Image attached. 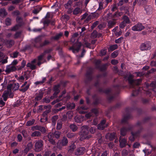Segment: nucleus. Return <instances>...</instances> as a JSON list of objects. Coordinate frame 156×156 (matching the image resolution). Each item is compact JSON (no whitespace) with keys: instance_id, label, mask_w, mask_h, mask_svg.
<instances>
[{"instance_id":"obj_15","label":"nucleus","mask_w":156,"mask_h":156,"mask_svg":"<svg viewBox=\"0 0 156 156\" xmlns=\"http://www.w3.org/2000/svg\"><path fill=\"white\" fill-rule=\"evenodd\" d=\"M109 16H111L113 18H115L117 17H119L122 15V12H119L118 11L116 12L114 14L112 15V13H109L108 14Z\"/></svg>"},{"instance_id":"obj_56","label":"nucleus","mask_w":156,"mask_h":156,"mask_svg":"<svg viewBox=\"0 0 156 156\" xmlns=\"http://www.w3.org/2000/svg\"><path fill=\"white\" fill-rule=\"evenodd\" d=\"M107 53V49L106 48L102 49L101 50L100 53L101 56L105 55Z\"/></svg>"},{"instance_id":"obj_52","label":"nucleus","mask_w":156,"mask_h":156,"mask_svg":"<svg viewBox=\"0 0 156 156\" xmlns=\"http://www.w3.org/2000/svg\"><path fill=\"white\" fill-rule=\"evenodd\" d=\"M50 20L48 19H45L43 22V23L44 25H46L48 26L50 23Z\"/></svg>"},{"instance_id":"obj_59","label":"nucleus","mask_w":156,"mask_h":156,"mask_svg":"<svg viewBox=\"0 0 156 156\" xmlns=\"http://www.w3.org/2000/svg\"><path fill=\"white\" fill-rule=\"evenodd\" d=\"M99 24V21H97L94 22L91 27V28L92 30Z\"/></svg>"},{"instance_id":"obj_37","label":"nucleus","mask_w":156,"mask_h":156,"mask_svg":"<svg viewBox=\"0 0 156 156\" xmlns=\"http://www.w3.org/2000/svg\"><path fill=\"white\" fill-rule=\"evenodd\" d=\"M60 87V85L59 84L55 85L53 88L54 91L55 92H57V93H59L60 92V90L59 89Z\"/></svg>"},{"instance_id":"obj_43","label":"nucleus","mask_w":156,"mask_h":156,"mask_svg":"<svg viewBox=\"0 0 156 156\" xmlns=\"http://www.w3.org/2000/svg\"><path fill=\"white\" fill-rule=\"evenodd\" d=\"M35 122V120L34 119H32L31 120L28 121L26 124L27 126H31L33 125Z\"/></svg>"},{"instance_id":"obj_34","label":"nucleus","mask_w":156,"mask_h":156,"mask_svg":"<svg viewBox=\"0 0 156 156\" xmlns=\"http://www.w3.org/2000/svg\"><path fill=\"white\" fill-rule=\"evenodd\" d=\"M115 24V22L113 21L110 20L108 23V26L109 28H111Z\"/></svg>"},{"instance_id":"obj_7","label":"nucleus","mask_w":156,"mask_h":156,"mask_svg":"<svg viewBox=\"0 0 156 156\" xmlns=\"http://www.w3.org/2000/svg\"><path fill=\"white\" fill-rule=\"evenodd\" d=\"M156 71V69H155L152 68L150 70L148 71L146 74H144L143 73L138 72L137 73V76H141L145 75V76L147 77H149V75L150 74L153 73L155 72Z\"/></svg>"},{"instance_id":"obj_26","label":"nucleus","mask_w":156,"mask_h":156,"mask_svg":"<svg viewBox=\"0 0 156 156\" xmlns=\"http://www.w3.org/2000/svg\"><path fill=\"white\" fill-rule=\"evenodd\" d=\"M16 67L14 66H11L10 68H8L6 69L5 71L7 73H9L11 71H13L16 70Z\"/></svg>"},{"instance_id":"obj_38","label":"nucleus","mask_w":156,"mask_h":156,"mask_svg":"<svg viewBox=\"0 0 156 156\" xmlns=\"http://www.w3.org/2000/svg\"><path fill=\"white\" fill-rule=\"evenodd\" d=\"M73 113L71 111H68L66 114V116L69 119H71L73 116Z\"/></svg>"},{"instance_id":"obj_48","label":"nucleus","mask_w":156,"mask_h":156,"mask_svg":"<svg viewBox=\"0 0 156 156\" xmlns=\"http://www.w3.org/2000/svg\"><path fill=\"white\" fill-rule=\"evenodd\" d=\"M58 118V116L57 115H55L53 117L52 119V122L53 124H55Z\"/></svg>"},{"instance_id":"obj_44","label":"nucleus","mask_w":156,"mask_h":156,"mask_svg":"<svg viewBox=\"0 0 156 156\" xmlns=\"http://www.w3.org/2000/svg\"><path fill=\"white\" fill-rule=\"evenodd\" d=\"M140 89H138L137 90H133V92L132 94V95L133 96H136L139 93V91H140Z\"/></svg>"},{"instance_id":"obj_54","label":"nucleus","mask_w":156,"mask_h":156,"mask_svg":"<svg viewBox=\"0 0 156 156\" xmlns=\"http://www.w3.org/2000/svg\"><path fill=\"white\" fill-rule=\"evenodd\" d=\"M20 27H21L18 24H16L12 28L11 30L14 31H16L18 30Z\"/></svg>"},{"instance_id":"obj_16","label":"nucleus","mask_w":156,"mask_h":156,"mask_svg":"<svg viewBox=\"0 0 156 156\" xmlns=\"http://www.w3.org/2000/svg\"><path fill=\"white\" fill-rule=\"evenodd\" d=\"M85 148L83 147H80L77 149V151L76 153V155H80L84 153Z\"/></svg>"},{"instance_id":"obj_32","label":"nucleus","mask_w":156,"mask_h":156,"mask_svg":"<svg viewBox=\"0 0 156 156\" xmlns=\"http://www.w3.org/2000/svg\"><path fill=\"white\" fill-rule=\"evenodd\" d=\"M69 128L73 132H75L77 129L78 128L77 126L74 124H71L69 126Z\"/></svg>"},{"instance_id":"obj_28","label":"nucleus","mask_w":156,"mask_h":156,"mask_svg":"<svg viewBox=\"0 0 156 156\" xmlns=\"http://www.w3.org/2000/svg\"><path fill=\"white\" fill-rule=\"evenodd\" d=\"M53 133L55 137L57 139H58L59 138L61 134V133L58 131H55Z\"/></svg>"},{"instance_id":"obj_36","label":"nucleus","mask_w":156,"mask_h":156,"mask_svg":"<svg viewBox=\"0 0 156 156\" xmlns=\"http://www.w3.org/2000/svg\"><path fill=\"white\" fill-rule=\"evenodd\" d=\"M123 19L124 22L126 23H130V20L129 17L126 16H124L123 17Z\"/></svg>"},{"instance_id":"obj_6","label":"nucleus","mask_w":156,"mask_h":156,"mask_svg":"<svg viewBox=\"0 0 156 156\" xmlns=\"http://www.w3.org/2000/svg\"><path fill=\"white\" fill-rule=\"evenodd\" d=\"M82 44L81 42H76L74 44V46L76 48H74L73 46H72L70 47L69 49L70 50H72L73 53H75L76 51L77 52H78Z\"/></svg>"},{"instance_id":"obj_13","label":"nucleus","mask_w":156,"mask_h":156,"mask_svg":"<svg viewBox=\"0 0 156 156\" xmlns=\"http://www.w3.org/2000/svg\"><path fill=\"white\" fill-rule=\"evenodd\" d=\"M33 127L36 130H39L43 133L46 132V129L44 127L37 125L34 126Z\"/></svg>"},{"instance_id":"obj_47","label":"nucleus","mask_w":156,"mask_h":156,"mask_svg":"<svg viewBox=\"0 0 156 156\" xmlns=\"http://www.w3.org/2000/svg\"><path fill=\"white\" fill-rule=\"evenodd\" d=\"M129 152L126 150H123L122 152V156H127Z\"/></svg>"},{"instance_id":"obj_24","label":"nucleus","mask_w":156,"mask_h":156,"mask_svg":"<svg viewBox=\"0 0 156 156\" xmlns=\"http://www.w3.org/2000/svg\"><path fill=\"white\" fill-rule=\"evenodd\" d=\"M142 129L141 128L136 132H133V131H132L131 133V134L133 135L136 138L139 136L140 133Z\"/></svg>"},{"instance_id":"obj_62","label":"nucleus","mask_w":156,"mask_h":156,"mask_svg":"<svg viewBox=\"0 0 156 156\" xmlns=\"http://www.w3.org/2000/svg\"><path fill=\"white\" fill-rule=\"evenodd\" d=\"M45 55H44V54L43 53L41 54V55L38 56V61H41V60L43 58V57H44V56Z\"/></svg>"},{"instance_id":"obj_55","label":"nucleus","mask_w":156,"mask_h":156,"mask_svg":"<svg viewBox=\"0 0 156 156\" xmlns=\"http://www.w3.org/2000/svg\"><path fill=\"white\" fill-rule=\"evenodd\" d=\"M118 51H115L112 53L111 56L112 58H115L118 56Z\"/></svg>"},{"instance_id":"obj_4","label":"nucleus","mask_w":156,"mask_h":156,"mask_svg":"<svg viewBox=\"0 0 156 156\" xmlns=\"http://www.w3.org/2000/svg\"><path fill=\"white\" fill-rule=\"evenodd\" d=\"M93 69L91 68H89L86 74V79L85 80V83L87 84L88 81H90L93 79L91 74L93 73Z\"/></svg>"},{"instance_id":"obj_23","label":"nucleus","mask_w":156,"mask_h":156,"mask_svg":"<svg viewBox=\"0 0 156 156\" xmlns=\"http://www.w3.org/2000/svg\"><path fill=\"white\" fill-rule=\"evenodd\" d=\"M120 134L121 135L123 136H125L126 134V133L127 132V128L126 127H122L120 130Z\"/></svg>"},{"instance_id":"obj_29","label":"nucleus","mask_w":156,"mask_h":156,"mask_svg":"<svg viewBox=\"0 0 156 156\" xmlns=\"http://www.w3.org/2000/svg\"><path fill=\"white\" fill-rule=\"evenodd\" d=\"M44 93L42 91H40L39 92L38 95L36 96L35 98V100L36 101H38L41 99L43 96Z\"/></svg>"},{"instance_id":"obj_27","label":"nucleus","mask_w":156,"mask_h":156,"mask_svg":"<svg viewBox=\"0 0 156 156\" xmlns=\"http://www.w3.org/2000/svg\"><path fill=\"white\" fill-rule=\"evenodd\" d=\"M41 136V133L38 131H35L33 132L31 135V136L33 137H39Z\"/></svg>"},{"instance_id":"obj_35","label":"nucleus","mask_w":156,"mask_h":156,"mask_svg":"<svg viewBox=\"0 0 156 156\" xmlns=\"http://www.w3.org/2000/svg\"><path fill=\"white\" fill-rule=\"evenodd\" d=\"M98 36V32L96 30H94L93 32L91 33L90 35V37L94 39L96 38Z\"/></svg>"},{"instance_id":"obj_3","label":"nucleus","mask_w":156,"mask_h":156,"mask_svg":"<svg viewBox=\"0 0 156 156\" xmlns=\"http://www.w3.org/2000/svg\"><path fill=\"white\" fill-rule=\"evenodd\" d=\"M68 143V141L67 138L65 136H64L61 140L58 141L57 144V147L58 148L61 149L62 147L60 145H58L59 143L62 146H65L67 145Z\"/></svg>"},{"instance_id":"obj_9","label":"nucleus","mask_w":156,"mask_h":156,"mask_svg":"<svg viewBox=\"0 0 156 156\" xmlns=\"http://www.w3.org/2000/svg\"><path fill=\"white\" fill-rule=\"evenodd\" d=\"M144 27L141 24H138L132 28V30L133 31H141L144 29Z\"/></svg>"},{"instance_id":"obj_39","label":"nucleus","mask_w":156,"mask_h":156,"mask_svg":"<svg viewBox=\"0 0 156 156\" xmlns=\"http://www.w3.org/2000/svg\"><path fill=\"white\" fill-rule=\"evenodd\" d=\"M12 90L14 91H16L18 90L19 87V84L18 83H14L13 84Z\"/></svg>"},{"instance_id":"obj_11","label":"nucleus","mask_w":156,"mask_h":156,"mask_svg":"<svg viewBox=\"0 0 156 156\" xmlns=\"http://www.w3.org/2000/svg\"><path fill=\"white\" fill-rule=\"evenodd\" d=\"M120 147L123 148L125 146L126 143V140L124 138H122L120 136L119 140Z\"/></svg>"},{"instance_id":"obj_20","label":"nucleus","mask_w":156,"mask_h":156,"mask_svg":"<svg viewBox=\"0 0 156 156\" xmlns=\"http://www.w3.org/2000/svg\"><path fill=\"white\" fill-rule=\"evenodd\" d=\"M14 41L13 40H8L5 42V44L8 47L10 48L14 44Z\"/></svg>"},{"instance_id":"obj_5","label":"nucleus","mask_w":156,"mask_h":156,"mask_svg":"<svg viewBox=\"0 0 156 156\" xmlns=\"http://www.w3.org/2000/svg\"><path fill=\"white\" fill-rule=\"evenodd\" d=\"M43 142L40 140L37 142L35 144V151L36 152H39L41 151L43 149Z\"/></svg>"},{"instance_id":"obj_63","label":"nucleus","mask_w":156,"mask_h":156,"mask_svg":"<svg viewBox=\"0 0 156 156\" xmlns=\"http://www.w3.org/2000/svg\"><path fill=\"white\" fill-rule=\"evenodd\" d=\"M52 51V48L47 49L45 50L43 53L44 54V55H45L46 54L49 53L51 52Z\"/></svg>"},{"instance_id":"obj_40","label":"nucleus","mask_w":156,"mask_h":156,"mask_svg":"<svg viewBox=\"0 0 156 156\" xmlns=\"http://www.w3.org/2000/svg\"><path fill=\"white\" fill-rule=\"evenodd\" d=\"M62 122L61 121L58 120L57 122L56 129L60 130L62 128Z\"/></svg>"},{"instance_id":"obj_19","label":"nucleus","mask_w":156,"mask_h":156,"mask_svg":"<svg viewBox=\"0 0 156 156\" xmlns=\"http://www.w3.org/2000/svg\"><path fill=\"white\" fill-rule=\"evenodd\" d=\"M76 147L74 144H72L68 148V152L71 153H72L76 148Z\"/></svg>"},{"instance_id":"obj_10","label":"nucleus","mask_w":156,"mask_h":156,"mask_svg":"<svg viewBox=\"0 0 156 156\" xmlns=\"http://www.w3.org/2000/svg\"><path fill=\"white\" fill-rule=\"evenodd\" d=\"M132 117V116L130 114H128L125 115L122 120V123L123 124L127 123L128 121Z\"/></svg>"},{"instance_id":"obj_31","label":"nucleus","mask_w":156,"mask_h":156,"mask_svg":"<svg viewBox=\"0 0 156 156\" xmlns=\"http://www.w3.org/2000/svg\"><path fill=\"white\" fill-rule=\"evenodd\" d=\"M82 10L79 8H76L73 11V14L74 15H77L79 13H81Z\"/></svg>"},{"instance_id":"obj_50","label":"nucleus","mask_w":156,"mask_h":156,"mask_svg":"<svg viewBox=\"0 0 156 156\" xmlns=\"http://www.w3.org/2000/svg\"><path fill=\"white\" fill-rule=\"evenodd\" d=\"M75 135V133H69L66 134L67 136L69 138L73 137Z\"/></svg>"},{"instance_id":"obj_21","label":"nucleus","mask_w":156,"mask_h":156,"mask_svg":"<svg viewBox=\"0 0 156 156\" xmlns=\"http://www.w3.org/2000/svg\"><path fill=\"white\" fill-rule=\"evenodd\" d=\"M16 22L18 23V24L20 25V26L21 27L24 24L23 19L21 17L18 16L16 18Z\"/></svg>"},{"instance_id":"obj_8","label":"nucleus","mask_w":156,"mask_h":156,"mask_svg":"<svg viewBox=\"0 0 156 156\" xmlns=\"http://www.w3.org/2000/svg\"><path fill=\"white\" fill-rule=\"evenodd\" d=\"M150 44L147 42L142 44L140 46V50L142 51L147 50L150 49Z\"/></svg>"},{"instance_id":"obj_60","label":"nucleus","mask_w":156,"mask_h":156,"mask_svg":"<svg viewBox=\"0 0 156 156\" xmlns=\"http://www.w3.org/2000/svg\"><path fill=\"white\" fill-rule=\"evenodd\" d=\"M46 80V79L45 78H44L43 79V80L42 81H37L35 83L36 85H38L40 84H42Z\"/></svg>"},{"instance_id":"obj_12","label":"nucleus","mask_w":156,"mask_h":156,"mask_svg":"<svg viewBox=\"0 0 156 156\" xmlns=\"http://www.w3.org/2000/svg\"><path fill=\"white\" fill-rule=\"evenodd\" d=\"M63 34L62 32L56 34L55 36L52 37L51 38V40H54V41H58L59 40L63 35Z\"/></svg>"},{"instance_id":"obj_1","label":"nucleus","mask_w":156,"mask_h":156,"mask_svg":"<svg viewBox=\"0 0 156 156\" xmlns=\"http://www.w3.org/2000/svg\"><path fill=\"white\" fill-rule=\"evenodd\" d=\"M89 127L87 126H83L81 127V130L79 132V134L81 136V139H88L92 137L91 135H88L89 133Z\"/></svg>"},{"instance_id":"obj_2","label":"nucleus","mask_w":156,"mask_h":156,"mask_svg":"<svg viewBox=\"0 0 156 156\" xmlns=\"http://www.w3.org/2000/svg\"><path fill=\"white\" fill-rule=\"evenodd\" d=\"M133 76L130 74L128 78V80L130 84V87L136 89V86H138L140 84L142 81V79H139L136 80L133 79Z\"/></svg>"},{"instance_id":"obj_51","label":"nucleus","mask_w":156,"mask_h":156,"mask_svg":"<svg viewBox=\"0 0 156 156\" xmlns=\"http://www.w3.org/2000/svg\"><path fill=\"white\" fill-rule=\"evenodd\" d=\"M48 137L49 140L53 139L54 136L53 133H50L48 135Z\"/></svg>"},{"instance_id":"obj_58","label":"nucleus","mask_w":156,"mask_h":156,"mask_svg":"<svg viewBox=\"0 0 156 156\" xmlns=\"http://www.w3.org/2000/svg\"><path fill=\"white\" fill-rule=\"evenodd\" d=\"M13 86V84H10L8 85L7 86V91H9L10 92H11L12 87Z\"/></svg>"},{"instance_id":"obj_22","label":"nucleus","mask_w":156,"mask_h":156,"mask_svg":"<svg viewBox=\"0 0 156 156\" xmlns=\"http://www.w3.org/2000/svg\"><path fill=\"white\" fill-rule=\"evenodd\" d=\"M9 91H6L5 90L2 96V97L3 98V100L5 101H7L9 94Z\"/></svg>"},{"instance_id":"obj_53","label":"nucleus","mask_w":156,"mask_h":156,"mask_svg":"<svg viewBox=\"0 0 156 156\" xmlns=\"http://www.w3.org/2000/svg\"><path fill=\"white\" fill-rule=\"evenodd\" d=\"M73 3V1L71 0H69L67 3L65 5V7L66 8H68L69 6H70Z\"/></svg>"},{"instance_id":"obj_41","label":"nucleus","mask_w":156,"mask_h":156,"mask_svg":"<svg viewBox=\"0 0 156 156\" xmlns=\"http://www.w3.org/2000/svg\"><path fill=\"white\" fill-rule=\"evenodd\" d=\"M146 0H138V5H142L146 4Z\"/></svg>"},{"instance_id":"obj_14","label":"nucleus","mask_w":156,"mask_h":156,"mask_svg":"<svg viewBox=\"0 0 156 156\" xmlns=\"http://www.w3.org/2000/svg\"><path fill=\"white\" fill-rule=\"evenodd\" d=\"M108 66V64L106 63L103 65L98 66L97 68L100 69V71H103L106 70L107 67Z\"/></svg>"},{"instance_id":"obj_18","label":"nucleus","mask_w":156,"mask_h":156,"mask_svg":"<svg viewBox=\"0 0 156 156\" xmlns=\"http://www.w3.org/2000/svg\"><path fill=\"white\" fill-rule=\"evenodd\" d=\"M7 14V12L5 9H0V16L4 18L6 17Z\"/></svg>"},{"instance_id":"obj_45","label":"nucleus","mask_w":156,"mask_h":156,"mask_svg":"<svg viewBox=\"0 0 156 156\" xmlns=\"http://www.w3.org/2000/svg\"><path fill=\"white\" fill-rule=\"evenodd\" d=\"M106 127L105 125H104L101 124L99 123L98 126V129L100 130H103Z\"/></svg>"},{"instance_id":"obj_30","label":"nucleus","mask_w":156,"mask_h":156,"mask_svg":"<svg viewBox=\"0 0 156 156\" xmlns=\"http://www.w3.org/2000/svg\"><path fill=\"white\" fill-rule=\"evenodd\" d=\"M44 37V36L43 35H40L38 36L34 39V42L36 43L40 42L42 40V37Z\"/></svg>"},{"instance_id":"obj_57","label":"nucleus","mask_w":156,"mask_h":156,"mask_svg":"<svg viewBox=\"0 0 156 156\" xmlns=\"http://www.w3.org/2000/svg\"><path fill=\"white\" fill-rule=\"evenodd\" d=\"M90 15L92 16V18H97L99 16V14L96 12L92 13H91Z\"/></svg>"},{"instance_id":"obj_61","label":"nucleus","mask_w":156,"mask_h":156,"mask_svg":"<svg viewBox=\"0 0 156 156\" xmlns=\"http://www.w3.org/2000/svg\"><path fill=\"white\" fill-rule=\"evenodd\" d=\"M91 112L96 115L98 114V110L97 108H94L92 109Z\"/></svg>"},{"instance_id":"obj_42","label":"nucleus","mask_w":156,"mask_h":156,"mask_svg":"<svg viewBox=\"0 0 156 156\" xmlns=\"http://www.w3.org/2000/svg\"><path fill=\"white\" fill-rule=\"evenodd\" d=\"M11 19L9 18L8 17L5 20V24L7 26H9L11 24Z\"/></svg>"},{"instance_id":"obj_17","label":"nucleus","mask_w":156,"mask_h":156,"mask_svg":"<svg viewBox=\"0 0 156 156\" xmlns=\"http://www.w3.org/2000/svg\"><path fill=\"white\" fill-rule=\"evenodd\" d=\"M115 134L114 133H108L107 135L106 138L108 139L110 141H112L115 139Z\"/></svg>"},{"instance_id":"obj_49","label":"nucleus","mask_w":156,"mask_h":156,"mask_svg":"<svg viewBox=\"0 0 156 156\" xmlns=\"http://www.w3.org/2000/svg\"><path fill=\"white\" fill-rule=\"evenodd\" d=\"M42 9V7H39L38 9H34L33 11V12L35 14L38 13L39 11L41 10Z\"/></svg>"},{"instance_id":"obj_64","label":"nucleus","mask_w":156,"mask_h":156,"mask_svg":"<svg viewBox=\"0 0 156 156\" xmlns=\"http://www.w3.org/2000/svg\"><path fill=\"white\" fill-rule=\"evenodd\" d=\"M89 131L91 133L94 134L96 132V129L93 127H91L89 129Z\"/></svg>"},{"instance_id":"obj_46","label":"nucleus","mask_w":156,"mask_h":156,"mask_svg":"<svg viewBox=\"0 0 156 156\" xmlns=\"http://www.w3.org/2000/svg\"><path fill=\"white\" fill-rule=\"evenodd\" d=\"M118 47L117 44H115L109 47V49L111 51H113L117 48Z\"/></svg>"},{"instance_id":"obj_33","label":"nucleus","mask_w":156,"mask_h":156,"mask_svg":"<svg viewBox=\"0 0 156 156\" xmlns=\"http://www.w3.org/2000/svg\"><path fill=\"white\" fill-rule=\"evenodd\" d=\"M75 107V104L73 103H67V107L69 109L72 110V109H74Z\"/></svg>"},{"instance_id":"obj_25","label":"nucleus","mask_w":156,"mask_h":156,"mask_svg":"<svg viewBox=\"0 0 156 156\" xmlns=\"http://www.w3.org/2000/svg\"><path fill=\"white\" fill-rule=\"evenodd\" d=\"M50 43V42L49 41L45 40L43 42L40 44L39 47L42 48L49 44Z\"/></svg>"}]
</instances>
